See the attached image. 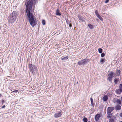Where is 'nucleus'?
<instances>
[{"instance_id": "nucleus-1", "label": "nucleus", "mask_w": 122, "mask_h": 122, "mask_svg": "<svg viewBox=\"0 0 122 122\" xmlns=\"http://www.w3.org/2000/svg\"><path fill=\"white\" fill-rule=\"evenodd\" d=\"M37 0H29L26 4V10L27 18H28L30 24L33 27L35 25V17L31 12L33 4L35 5ZM26 17L27 16H26Z\"/></svg>"}, {"instance_id": "nucleus-2", "label": "nucleus", "mask_w": 122, "mask_h": 122, "mask_svg": "<svg viewBox=\"0 0 122 122\" xmlns=\"http://www.w3.org/2000/svg\"><path fill=\"white\" fill-rule=\"evenodd\" d=\"M18 15L17 12L13 11L8 17V22L10 23H14L16 20Z\"/></svg>"}, {"instance_id": "nucleus-3", "label": "nucleus", "mask_w": 122, "mask_h": 122, "mask_svg": "<svg viewBox=\"0 0 122 122\" xmlns=\"http://www.w3.org/2000/svg\"><path fill=\"white\" fill-rule=\"evenodd\" d=\"M89 60L88 59H85L78 62V64L80 65H84Z\"/></svg>"}, {"instance_id": "nucleus-4", "label": "nucleus", "mask_w": 122, "mask_h": 122, "mask_svg": "<svg viewBox=\"0 0 122 122\" xmlns=\"http://www.w3.org/2000/svg\"><path fill=\"white\" fill-rule=\"evenodd\" d=\"M29 68L30 70L32 73H33L37 69L35 66L33 65L32 64H29Z\"/></svg>"}, {"instance_id": "nucleus-5", "label": "nucleus", "mask_w": 122, "mask_h": 122, "mask_svg": "<svg viewBox=\"0 0 122 122\" xmlns=\"http://www.w3.org/2000/svg\"><path fill=\"white\" fill-rule=\"evenodd\" d=\"M62 114V112L61 111H60L59 112H58L56 113L54 115V117L56 118L59 117H61Z\"/></svg>"}, {"instance_id": "nucleus-6", "label": "nucleus", "mask_w": 122, "mask_h": 122, "mask_svg": "<svg viewBox=\"0 0 122 122\" xmlns=\"http://www.w3.org/2000/svg\"><path fill=\"white\" fill-rule=\"evenodd\" d=\"M114 109V107H109L107 110V113H110Z\"/></svg>"}, {"instance_id": "nucleus-7", "label": "nucleus", "mask_w": 122, "mask_h": 122, "mask_svg": "<svg viewBox=\"0 0 122 122\" xmlns=\"http://www.w3.org/2000/svg\"><path fill=\"white\" fill-rule=\"evenodd\" d=\"M121 108V106L120 104H117L115 107V109L117 110H120Z\"/></svg>"}, {"instance_id": "nucleus-8", "label": "nucleus", "mask_w": 122, "mask_h": 122, "mask_svg": "<svg viewBox=\"0 0 122 122\" xmlns=\"http://www.w3.org/2000/svg\"><path fill=\"white\" fill-rule=\"evenodd\" d=\"M100 117V116L99 114H97L95 116V120L97 121L99 120Z\"/></svg>"}, {"instance_id": "nucleus-9", "label": "nucleus", "mask_w": 122, "mask_h": 122, "mask_svg": "<svg viewBox=\"0 0 122 122\" xmlns=\"http://www.w3.org/2000/svg\"><path fill=\"white\" fill-rule=\"evenodd\" d=\"M78 17L80 20L82 21H84V18L82 17V16L80 15H78Z\"/></svg>"}, {"instance_id": "nucleus-10", "label": "nucleus", "mask_w": 122, "mask_h": 122, "mask_svg": "<svg viewBox=\"0 0 122 122\" xmlns=\"http://www.w3.org/2000/svg\"><path fill=\"white\" fill-rule=\"evenodd\" d=\"M115 92L117 94H120L122 92V91L119 89L116 90Z\"/></svg>"}, {"instance_id": "nucleus-11", "label": "nucleus", "mask_w": 122, "mask_h": 122, "mask_svg": "<svg viewBox=\"0 0 122 122\" xmlns=\"http://www.w3.org/2000/svg\"><path fill=\"white\" fill-rule=\"evenodd\" d=\"M108 99V97L107 95H104L103 98V100L104 101H107Z\"/></svg>"}, {"instance_id": "nucleus-12", "label": "nucleus", "mask_w": 122, "mask_h": 122, "mask_svg": "<svg viewBox=\"0 0 122 122\" xmlns=\"http://www.w3.org/2000/svg\"><path fill=\"white\" fill-rule=\"evenodd\" d=\"M56 14L60 16L61 15V14L59 12V10L58 9H57L56 12Z\"/></svg>"}, {"instance_id": "nucleus-13", "label": "nucleus", "mask_w": 122, "mask_h": 122, "mask_svg": "<svg viewBox=\"0 0 122 122\" xmlns=\"http://www.w3.org/2000/svg\"><path fill=\"white\" fill-rule=\"evenodd\" d=\"M116 102L117 103V104L121 105V101L118 99H117L116 101Z\"/></svg>"}, {"instance_id": "nucleus-14", "label": "nucleus", "mask_w": 122, "mask_h": 122, "mask_svg": "<svg viewBox=\"0 0 122 122\" xmlns=\"http://www.w3.org/2000/svg\"><path fill=\"white\" fill-rule=\"evenodd\" d=\"M68 56H66L65 57H64V56H63L61 58V59L62 60L65 61L67 59H68Z\"/></svg>"}, {"instance_id": "nucleus-15", "label": "nucleus", "mask_w": 122, "mask_h": 122, "mask_svg": "<svg viewBox=\"0 0 122 122\" xmlns=\"http://www.w3.org/2000/svg\"><path fill=\"white\" fill-rule=\"evenodd\" d=\"M105 61V59H104L101 58L100 59V62L102 64H103Z\"/></svg>"}, {"instance_id": "nucleus-16", "label": "nucleus", "mask_w": 122, "mask_h": 122, "mask_svg": "<svg viewBox=\"0 0 122 122\" xmlns=\"http://www.w3.org/2000/svg\"><path fill=\"white\" fill-rule=\"evenodd\" d=\"M113 73L112 72L110 73L108 75V78H112L113 76Z\"/></svg>"}, {"instance_id": "nucleus-17", "label": "nucleus", "mask_w": 122, "mask_h": 122, "mask_svg": "<svg viewBox=\"0 0 122 122\" xmlns=\"http://www.w3.org/2000/svg\"><path fill=\"white\" fill-rule=\"evenodd\" d=\"M88 26L89 27V28L91 29H92L93 28V25L90 24H88Z\"/></svg>"}, {"instance_id": "nucleus-18", "label": "nucleus", "mask_w": 122, "mask_h": 122, "mask_svg": "<svg viewBox=\"0 0 122 122\" xmlns=\"http://www.w3.org/2000/svg\"><path fill=\"white\" fill-rule=\"evenodd\" d=\"M97 16L99 18L101 21H103V19L99 15H97Z\"/></svg>"}, {"instance_id": "nucleus-19", "label": "nucleus", "mask_w": 122, "mask_h": 122, "mask_svg": "<svg viewBox=\"0 0 122 122\" xmlns=\"http://www.w3.org/2000/svg\"><path fill=\"white\" fill-rule=\"evenodd\" d=\"M18 92L19 91L18 90H15L12 92L11 93V94L13 95V94L14 93H16Z\"/></svg>"}, {"instance_id": "nucleus-20", "label": "nucleus", "mask_w": 122, "mask_h": 122, "mask_svg": "<svg viewBox=\"0 0 122 122\" xmlns=\"http://www.w3.org/2000/svg\"><path fill=\"white\" fill-rule=\"evenodd\" d=\"M90 99L92 106H94V103L93 102V99L92 98H91Z\"/></svg>"}, {"instance_id": "nucleus-21", "label": "nucleus", "mask_w": 122, "mask_h": 122, "mask_svg": "<svg viewBox=\"0 0 122 122\" xmlns=\"http://www.w3.org/2000/svg\"><path fill=\"white\" fill-rule=\"evenodd\" d=\"M107 114L108 115L107 117L109 118H111L112 116V114L110 113H107Z\"/></svg>"}, {"instance_id": "nucleus-22", "label": "nucleus", "mask_w": 122, "mask_h": 122, "mask_svg": "<svg viewBox=\"0 0 122 122\" xmlns=\"http://www.w3.org/2000/svg\"><path fill=\"white\" fill-rule=\"evenodd\" d=\"M119 80L117 79H115L114 80V83L116 84H117Z\"/></svg>"}, {"instance_id": "nucleus-23", "label": "nucleus", "mask_w": 122, "mask_h": 122, "mask_svg": "<svg viewBox=\"0 0 122 122\" xmlns=\"http://www.w3.org/2000/svg\"><path fill=\"white\" fill-rule=\"evenodd\" d=\"M98 51L99 53H101L102 52V50L101 48H99L98 49Z\"/></svg>"}, {"instance_id": "nucleus-24", "label": "nucleus", "mask_w": 122, "mask_h": 122, "mask_svg": "<svg viewBox=\"0 0 122 122\" xmlns=\"http://www.w3.org/2000/svg\"><path fill=\"white\" fill-rule=\"evenodd\" d=\"M109 122H114V120L113 119L111 118L109 119Z\"/></svg>"}, {"instance_id": "nucleus-25", "label": "nucleus", "mask_w": 122, "mask_h": 122, "mask_svg": "<svg viewBox=\"0 0 122 122\" xmlns=\"http://www.w3.org/2000/svg\"><path fill=\"white\" fill-rule=\"evenodd\" d=\"M117 75L119 76L120 74V71L119 70H118L117 71Z\"/></svg>"}, {"instance_id": "nucleus-26", "label": "nucleus", "mask_w": 122, "mask_h": 122, "mask_svg": "<svg viewBox=\"0 0 122 122\" xmlns=\"http://www.w3.org/2000/svg\"><path fill=\"white\" fill-rule=\"evenodd\" d=\"M83 120V121L85 122H87L88 121L87 118L86 117L84 118Z\"/></svg>"}, {"instance_id": "nucleus-27", "label": "nucleus", "mask_w": 122, "mask_h": 122, "mask_svg": "<svg viewBox=\"0 0 122 122\" xmlns=\"http://www.w3.org/2000/svg\"><path fill=\"white\" fill-rule=\"evenodd\" d=\"M119 89L122 91V84H120L119 86Z\"/></svg>"}, {"instance_id": "nucleus-28", "label": "nucleus", "mask_w": 122, "mask_h": 122, "mask_svg": "<svg viewBox=\"0 0 122 122\" xmlns=\"http://www.w3.org/2000/svg\"><path fill=\"white\" fill-rule=\"evenodd\" d=\"M105 54L104 53H102L101 54V57H103L105 56Z\"/></svg>"}, {"instance_id": "nucleus-29", "label": "nucleus", "mask_w": 122, "mask_h": 122, "mask_svg": "<svg viewBox=\"0 0 122 122\" xmlns=\"http://www.w3.org/2000/svg\"><path fill=\"white\" fill-rule=\"evenodd\" d=\"M95 14L97 16V15H98L99 14L98 13V12L97 11V10H96L95 11Z\"/></svg>"}, {"instance_id": "nucleus-30", "label": "nucleus", "mask_w": 122, "mask_h": 122, "mask_svg": "<svg viewBox=\"0 0 122 122\" xmlns=\"http://www.w3.org/2000/svg\"><path fill=\"white\" fill-rule=\"evenodd\" d=\"M42 24L43 25H45V21L44 20H42Z\"/></svg>"}, {"instance_id": "nucleus-31", "label": "nucleus", "mask_w": 122, "mask_h": 122, "mask_svg": "<svg viewBox=\"0 0 122 122\" xmlns=\"http://www.w3.org/2000/svg\"><path fill=\"white\" fill-rule=\"evenodd\" d=\"M112 78H108V79L109 80V81L110 82H112Z\"/></svg>"}, {"instance_id": "nucleus-32", "label": "nucleus", "mask_w": 122, "mask_h": 122, "mask_svg": "<svg viewBox=\"0 0 122 122\" xmlns=\"http://www.w3.org/2000/svg\"><path fill=\"white\" fill-rule=\"evenodd\" d=\"M66 22L67 24H69L70 23V22L68 20V21H66Z\"/></svg>"}, {"instance_id": "nucleus-33", "label": "nucleus", "mask_w": 122, "mask_h": 122, "mask_svg": "<svg viewBox=\"0 0 122 122\" xmlns=\"http://www.w3.org/2000/svg\"><path fill=\"white\" fill-rule=\"evenodd\" d=\"M69 26L70 27H71L72 26V25L70 23L69 24Z\"/></svg>"}, {"instance_id": "nucleus-34", "label": "nucleus", "mask_w": 122, "mask_h": 122, "mask_svg": "<svg viewBox=\"0 0 122 122\" xmlns=\"http://www.w3.org/2000/svg\"><path fill=\"white\" fill-rule=\"evenodd\" d=\"M119 116L121 117L122 118V112L119 114Z\"/></svg>"}, {"instance_id": "nucleus-35", "label": "nucleus", "mask_w": 122, "mask_h": 122, "mask_svg": "<svg viewBox=\"0 0 122 122\" xmlns=\"http://www.w3.org/2000/svg\"><path fill=\"white\" fill-rule=\"evenodd\" d=\"M109 0H106L105 2V3H107L108 2Z\"/></svg>"}, {"instance_id": "nucleus-36", "label": "nucleus", "mask_w": 122, "mask_h": 122, "mask_svg": "<svg viewBox=\"0 0 122 122\" xmlns=\"http://www.w3.org/2000/svg\"><path fill=\"white\" fill-rule=\"evenodd\" d=\"M4 102H5V101H4V100H2V104H3L4 103Z\"/></svg>"}, {"instance_id": "nucleus-37", "label": "nucleus", "mask_w": 122, "mask_h": 122, "mask_svg": "<svg viewBox=\"0 0 122 122\" xmlns=\"http://www.w3.org/2000/svg\"><path fill=\"white\" fill-rule=\"evenodd\" d=\"M5 107V105H3V106L2 107V108H4Z\"/></svg>"}, {"instance_id": "nucleus-38", "label": "nucleus", "mask_w": 122, "mask_h": 122, "mask_svg": "<svg viewBox=\"0 0 122 122\" xmlns=\"http://www.w3.org/2000/svg\"><path fill=\"white\" fill-rule=\"evenodd\" d=\"M65 20H66V21H68V19H67L66 18H65Z\"/></svg>"}, {"instance_id": "nucleus-39", "label": "nucleus", "mask_w": 122, "mask_h": 122, "mask_svg": "<svg viewBox=\"0 0 122 122\" xmlns=\"http://www.w3.org/2000/svg\"><path fill=\"white\" fill-rule=\"evenodd\" d=\"M96 20H97V21H98V20H99L98 19H96Z\"/></svg>"}, {"instance_id": "nucleus-40", "label": "nucleus", "mask_w": 122, "mask_h": 122, "mask_svg": "<svg viewBox=\"0 0 122 122\" xmlns=\"http://www.w3.org/2000/svg\"><path fill=\"white\" fill-rule=\"evenodd\" d=\"M1 94H0V97H1Z\"/></svg>"}, {"instance_id": "nucleus-41", "label": "nucleus", "mask_w": 122, "mask_h": 122, "mask_svg": "<svg viewBox=\"0 0 122 122\" xmlns=\"http://www.w3.org/2000/svg\"><path fill=\"white\" fill-rule=\"evenodd\" d=\"M121 99H122V97H121Z\"/></svg>"}, {"instance_id": "nucleus-42", "label": "nucleus", "mask_w": 122, "mask_h": 122, "mask_svg": "<svg viewBox=\"0 0 122 122\" xmlns=\"http://www.w3.org/2000/svg\"><path fill=\"white\" fill-rule=\"evenodd\" d=\"M122 122V121H120V122Z\"/></svg>"}, {"instance_id": "nucleus-43", "label": "nucleus", "mask_w": 122, "mask_h": 122, "mask_svg": "<svg viewBox=\"0 0 122 122\" xmlns=\"http://www.w3.org/2000/svg\"><path fill=\"white\" fill-rule=\"evenodd\" d=\"M88 122H90V121H89Z\"/></svg>"}]
</instances>
